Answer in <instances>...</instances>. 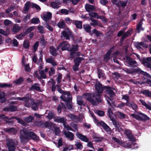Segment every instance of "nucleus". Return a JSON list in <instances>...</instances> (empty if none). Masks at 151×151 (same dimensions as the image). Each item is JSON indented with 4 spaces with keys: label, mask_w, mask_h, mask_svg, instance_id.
Here are the masks:
<instances>
[{
    "label": "nucleus",
    "mask_w": 151,
    "mask_h": 151,
    "mask_svg": "<svg viewBox=\"0 0 151 151\" xmlns=\"http://www.w3.org/2000/svg\"><path fill=\"white\" fill-rule=\"evenodd\" d=\"M23 81V78L22 77H21L14 81V82L17 84H19L22 83Z\"/></svg>",
    "instance_id": "62"
},
{
    "label": "nucleus",
    "mask_w": 151,
    "mask_h": 151,
    "mask_svg": "<svg viewBox=\"0 0 151 151\" xmlns=\"http://www.w3.org/2000/svg\"><path fill=\"white\" fill-rule=\"evenodd\" d=\"M131 116L134 118L138 120H147L149 118L146 115L140 112L132 114Z\"/></svg>",
    "instance_id": "5"
},
{
    "label": "nucleus",
    "mask_w": 151,
    "mask_h": 151,
    "mask_svg": "<svg viewBox=\"0 0 151 151\" xmlns=\"http://www.w3.org/2000/svg\"><path fill=\"white\" fill-rule=\"evenodd\" d=\"M142 21H140L139 22L137 25V29L138 32H139L141 30H143L144 29L142 27Z\"/></svg>",
    "instance_id": "37"
},
{
    "label": "nucleus",
    "mask_w": 151,
    "mask_h": 151,
    "mask_svg": "<svg viewBox=\"0 0 151 151\" xmlns=\"http://www.w3.org/2000/svg\"><path fill=\"white\" fill-rule=\"evenodd\" d=\"M111 121L112 122L113 124L115 126L116 128L119 127V126H121V122L116 121L115 119H114L113 120H111Z\"/></svg>",
    "instance_id": "42"
},
{
    "label": "nucleus",
    "mask_w": 151,
    "mask_h": 151,
    "mask_svg": "<svg viewBox=\"0 0 151 151\" xmlns=\"http://www.w3.org/2000/svg\"><path fill=\"white\" fill-rule=\"evenodd\" d=\"M75 24L76 27L81 29L82 28V23L81 22L79 21H76L75 22Z\"/></svg>",
    "instance_id": "49"
},
{
    "label": "nucleus",
    "mask_w": 151,
    "mask_h": 151,
    "mask_svg": "<svg viewBox=\"0 0 151 151\" xmlns=\"http://www.w3.org/2000/svg\"><path fill=\"white\" fill-rule=\"evenodd\" d=\"M88 15L91 17L101 19H102L103 21L104 22H106L107 21V20L104 17L102 16H99L96 13L94 12H90L89 13Z\"/></svg>",
    "instance_id": "9"
},
{
    "label": "nucleus",
    "mask_w": 151,
    "mask_h": 151,
    "mask_svg": "<svg viewBox=\"0 0 151 151\" xmlns=\"http://www.w3.org/2000/svg\"><path fill=\"white\" fill-rule=\"evenodd\" d=\"M30 89L31 90H36L38 91H40V85L37 83H35L32 85L30 88Z\"/></svg>",
    "instance_id": "27"
},
{
    "label": "nucleus",
    "mask_w": 151,
    "mask_h": 151,
    "mask_svg": "<svg viewBox=\"0 0 151 151\" xmlns=\"http://www.w3.org/2000/svg\"><path fill=\"white\" fill-rule=\"evenodd\" d=\"M34 118L32 116H29L28 117H25L24 118V120L27 123H29L31 122L34 119Z\"/></svg>",
    "instance_id": "46"
},
{
    "label": "nucleus",
    "mask_w": 151,
    "mask_h": 151,
    "mask_svg": "<svg viewBox=\"0 0 151 151\" xmlns=\"http://www.w3.org/2000/svg\"><path fill=\"white\" fill-rule=\"evenodd\" d=\"M107 112L111 120H113L114 119L115 115L114 114H113L110 107H109Z\"/></svg>",
    "instance_id": "31"
},
{
    "label": "nucleus",
    "mask_w": 151,
    "mask_h": 151,
    "mask_svg": "<svg viewBox=\"0 0 151 151\" xmlns=\"http://www.w3.org/2000/svg\"><path fill=\"white\" fill-rule=\"evenodd\" d=\"M17 144V142L15 140L12 139L6 140V145L9 151H14Z\"/></svg>",
    "instance_id": "4"
},
{
    "label": "nucleus",
    "mask_w": 151,
    "mask_h": 151,
    "mask_svg": "<svg viewBox=\"0 0 151 151\" xmlns=\"http://www.w3.org/2000/svg\"><path fill=\"white\" fill-rule=\"evenodd\" d=\"M35 29L34 26H31L27 29L25 31V33L26 34L29 33Z\"/></svg>",
    "instance_id": "53"
},
{
    "label": "nucleus",
    "mask_w": 151,
    "mask_h": 151,
    "mask_svg": "<svg viewBox=\"0 0 151 151\" xmlns=\"http://www.w3.org/2000/svg\"><path fill=\"white\" fill-rule=\"evenodd\" d=\"M125 134L128 137V138L130 140L132 141H135V139L132 135L131 132L129 130H126L125 131Z\"/></svg>",
    "instance_id": "20"
},
{
    "label": "nucleus",
    "mask_w": 151,
    "mask_h": 151,
    "mask_svg": "<svg viewBox=\"0 0 151 151\" xmlns=\"http://www.w3.org/2000/svg\"><path fill=\"white\" fill-rule=\"evenodd\" d=\"M67 116L72 120H76L77 118V117L75 115L72 114H70Z\"/></svg>",
    "instance_id": "48"
},
{
    "label": "nucleus",
    "mask_w": 151,
    "mask_h": 151,
    "mask_svg": "<svg viewBox=\"0 0 151 151\" xmlns=\"http://www.w3.org/2000/svg\"><path fill=\"white\" fill-rule=\"evenodd\" d=\"M83 96L86 99L94 105H97L99 102H101L102 101L100 95L96 93L91 94L85 93L83 94Z\"/></svg>",
    "instance_id": "2"
},
{
    "label": "nucleus",
    "mask_w": 151,
    "mask_h": 151,
    "mask_svg": "<svg viewBox=\"0 0 151 151\" xmlns=\"http://www.w3.org/2000/svg\"><path fill=\"white\" fill-rule=\"evenodd\" d=\"M72 32L68 28L65 29L64 31L62 32V35L61 37L63 38V36L65 37L67 40L69 39V37L72 35Z\"/></svg>",
    "instance_id": "10"
},
{
    "label": "nucleus",
    "mask_w": 151,
    "mask_h": 151,
    "mask_svg": "<svg viewBox=\"0 0 151 151\" xmlns=\"http://www.w3.org/2000/svg\"><path fill=\"white\" fill-rule=\"evenodd\" d=\"M98 125L101 126L106 131H110L111 129L103 121L98 122L97 121Z\"/></svg>",
    "instance_id": "14"
},
{
    "label": "nucleus",
    "mask_w": 151,
    "mask_h": 151,
    "mask_svg": "<svg viewBox=\"0 0 151 151\" xmlns=\"http://www.w3.org/2000/svg\"><path fill=\"white\" fill-rule=\"evenodd\" d=\"M132 29H130L129 30L127 31L126 33H125L123 35L121 38V40H123L126 37L130 36V35L132 33Z\"/></svg>",
    "instance_id": "28"
},
{
    "label": "nucleus",
    "mask_w": 151,
    "mask_h": 151,
    "mask_svg": "<svg viewBox=\"0 0 151 151\" xmlns=\"http://www.w3.org/2000/svg\"><path fill=\"white\" fill-rule=\"evenodd\" d=\"M31 6V4L29 1H27L24 4V7L22 12L24 13H27Z\"/></svg>",
    "instance_id": "16"
},
{
    "label": "nucleus",
    "mask_w": 151,
    "mask_h": 151,
    "mask_svg": "<svg viewBox=\"0 0 151 151\" xmlns=\"http://www.w3.org/2000/svg\"><path fill=\"white\" fill-rule=\"evenodd\" d=\"M89 19L92 22V23H90V24L93 26H95L97 25H98L100 27H102V25L101 24L99 23L97 21L96 19L92 18H90Z\"/></svg>",
    "instance_id": "22"
},
{
    "label": "nucleus",
    "mask_w": 151,
    "mask_h": 151,
    "mask_svg": "<svg viewBox=\"0 0 151 151\" xmlns=\"http://www.w3.org/2000/svg\"><path fill=\"white\" fill-rule=\"evenodd\" d=\"M142 93L147 96L151 98V91L145 90L142 91Z\"/></svg>",
    "instance_id": "44"
},
{
    "label": "nucleus",
    "mask_w": 151,
    "mask_h": 151,
    "mask_svg": "<svg viewBox=\"0 0 151 151\" xmlns=\"http://www.w3.org/2000/svg\"><path fill=\"white\" fill-rule=\"evenodd\" d=\"M116 115L120 119H123L125 118L126 115L119 111L116 113Z\"/></svg>",
    "instance_id": "39"
},
{
    "label": "nucleus",
    "mask_w": 151,
    "mask_h": 151,
    "mask_svg": "<svg viewBox=\"0 0 151 151\" xmlns=\"http://www.w3.org/2000/svg\"><path fill=\"white\" fill-rule=\"evenodd\" d=\"M55 122H58L62 123L63 125L66 123V119L64 117H58L54 119Z\"/></svg>",
    "instance_id": "19"
},
{
    "label": "nucleus",
    "mask_w": 151,
    "mask_h": 151,
    "mask_svg": "<svg viewBox=\"0 0 151 151\" xmlns=\"http://www.w3.org/2000/svg\"><path fill=\"white\" fill-rule=\"evenodd\" d=\"M20 138L21 142L22 143L26 142L29 139L30 137L32 139L37 140L38 137L34 133L29 132L26 129H23L20 131Z\"/></svg>",
    "instance_id": "1"
},
{
    "label": "nucleus",
    "mask_w": 151,
    "mask_h": 151,
    "mask_svg": "<svg viewBox=\"0 0 151 151\" xmlns=\"http://www.w3.org/2000/svg\"><path fill=\"white\" fill-rule=\"evenodd\" d=\"M62 3V1L60 0H55V2H52L50 3L52 7L53 8L58 9L59 8V5Z\"/></svg>",
    "instance_id": "15"
},
{
    "label": "nucleus",
    "mask_w": 151,
    "mask_h": 151,
    "mask_svg": "<svg viewBox=\"0 0 151 151\" xmlns=\"http://www.w3.org/2000/svg\"><path fill=\"white\" fill-rule=\"evenodd\" d=\"M13 99L24 101V106L28 108L29 107L32 103H34V100L28 97H24L23 98L17 97L16 99L13 98Z\"/></svg>",
    "instance_id": "3"
},
{
    "label": "nucleus",
    "mask_w": 151,
    "mask_h": 151,
    "mask_svg": "<svg viewBox=\"0 0 151 151\" xmlns=\"http://www.w3.org/2000/svg\"><path fill=\"white\" fill-rule=\"evenodd\" d=\"M25 35L26 34L25 33H21L19 35L16 36L15 37L18 39L22 40L23 38Z\"/></svg>",
    "instance_id": "52"
},
{
    "label": "nucleus",
    "mask_w": 151,
    "mask_h": 151,
    "mask_svg": "<svg viewBox=\"0 0 151 151\" xmlns=\"http://www.w3.org/2000/svg\"><path fill=\"white\" fill-rule=\"evenodd\" d=\"M46 61L47 63L51 64L53 66L57 65L56 62L52 57H50L47 59Z\"/></svg>",
    "instance_id": "24"
},
{
    "label": "nucleus",
    "mask_w": 151,
    "mask_h": 151,
    "mask_svg": "<svg viewBox=\"0 0 151 151\" xmlns=\"http://www.w3.org/2000/svg\"><path fill=\"white\" fill-rule=\"evenodd\" d=\"M12 85L10 84H8L7 83H4L2 84H0V88H6V87H11Z\"/></svg>",
    "instance_id": "54"
},
{
    "label": "nucleus",
    "mask_w": 151,
    "mask_h": 151,
    "mask_svg": "<svg viewBox=\"0 0 151 151\" xmlns=\"http://www.w3.org/2000/svg\"><path fill=\"white\" fill-rule=\"evenodd\" d=\"M114 47H111L109 50L108 51L105 55L104 58L106 61H107L109 60L110 55Z\"/></svg>",
    "instance_id": "26"
},
{
    "label": "nucleus",
    "mask_w": 151,
    "mask_h": 151,
    "mask_svg": "<svg viewBox=\"0 0 151 151\" xmlns=\"http://www.w3.org/2000/svg\"><path fill=\"white\" fill-rule=\"evenodd\" d=\"M63 133L66 137L68 138L70 140H72L73 139L74 135L72 132L64 131L63 132Z\"/></svg>",
    "instance_id": "18"
},
{
    "label": "nucleus",
    "mask_w": 151,
    "mask_h": 151,
    "mask_svg": "<svg viewBox=\"0 0 151 151\" xmlns=\"http://www.w3.org/2000/svg\"><path fill=\"white\" fill-rule=\"evenodd\" d=\"M5 95L4 92L0 91V102L4 103L6 101L5 98Z\"/></svg>",
    "instance_id": "29"
},
{
    "label": "nucleus",
    "mask_w": 151,
    "mask_h": 151,
    "mask_svg": "<svg viewBox=\"0 0 151 151\" xmlns=\"http://www.w3.org/2000/svg\"><path fill=\"white\" fill-rule=\"evenodd\" d=\"M52 17V14L50 12H47L43 16L44 20L47 22Z\"/></svg>",
    "instance_id": "23"
},
{
    "label": "nucleus",
    "mask_w": 151,
    "mask_h": 151,
    "mask_svg": "<svg viewBox=\"0 0 151 151\" xmlns=\"http://www.w3.org/2000/svg\"><path fill=\"white\" fill-rule=\"evenodd\" d=\"M0 33L3 35L4 36H7L9 34V29H7L6 31H4L2 29H0ZM0 40L3 42V39L1 37V35L0 34Z\"/></svg>",
    "instance_id": "21"
},
{
    "label": "nucleus",
    "mask_w": 151,
    "mask_h": 151,
    "mask_svg": "<svg viewBox=\"0 0 151 151\" xmlns=\"http://www.w3.org/2000/svg\"><path fill=\"white\" fill-rule=\"evenodd\" d=\"M77 102L78 104L80 105H81L83 104V101L81 97L78 96L77 97Z\"/></svg>",
    "instance_id": "57"
},
{
    "label": "nucleus",
    "mask_w": 151,
    "mask_h": 151,
    "mask_svg": "<svg viewBox=\"0 0 151 151\" xmlns=\"http://www.w3.org/2000/svg\"><path fill=\"white\" fill-rule=\"evenodd\" d=\"M78 46L77 45L73 46V47L70 49V51H74L76 52L78 50Z\"/></svg>",
    "instance_id": "56"
},
{
    "label": "nucleus",
    "mask_w": 151,
    "mask_h": 151,
    "mask_svg": "<svg viewBox=\"0 0 151 151\" xmlns=\"http://www.w3.org/2000/svg\"><path fill=\"white\" fill-rule=\"evenodd\" d=\"M92 32L93 33L95 34L97 36H100V35H102L101 33L99 31L95 29L93 30Z\"/></svg>",
    "instance_id": "64"
},
{
    "label": "nucleus",
    "mask_w": 151,
    "mask_h": 151,
    "mask_svg": "<svg viewBox=\"0 0 151 151\" xmlns=\"http://www.w3.org/2000/svg\"><path fill=\"white\" fill-rule=\"evenodd\" d=\"M104 88L106 90V92L111 96L114 95V93L112 89V88L109 87H105Z\"/></svg>",
    "instance_id": "25"
},
{
    "label": "nucleus",
    "mask_w": 151,
    "mask_h": 151,
    "mask_svg": "<svg viewBox=\"0 0 151 151\" xmlns=\"http://www.w3.org/2000/svg\"><path fill=\"white\" fill-rule=\"evenodd\" d=\"M25 70L26 71L29 72L31 70V68L29 66V64H26L24 65Z\"/></svg>",
    "instance_id": "60"
},
{
    "label": "nucleus",
    "mask_w": 151,
    "mask_h": 151,
    "mask_svg": "<svg viewBox=\"0 0 151 151\" xmlns=\"http://www.w3.org/2000/svg\"><path fill=\"white\" fill-rule=\"evenodd\" d=\"M84 60V58L80 57H78L74 60L75 64L79 65L81 60Z\"/></svg>",
    "instance_id": "35"
},
{
    "label": "nucleus",
    "mask_w": 151,
    "mask_h": 151,
    "mask_svg": "<svg viewBox=\"0 0 151 151\" xmlns=\"http://www.w3.org/2000/svg\"><path fill=\"white\" fill-rule=\"evenodd\" d=\"M21 29V28L17 25H14L12 28V30L13 32L17 33Z\"/></svg>",
    "instance_id": "30"
},
{
    "label": "nucleus",
    "mask_w": 151,
    "mask_h": 151,
    "mask_svg": "<svg viewBox=\"0 0 151 151\" xmlns=\"http://www.w3.org/2000/svg\"><path fill=\"white\" fill-rule=\"evenodd\" d=\"M40 22L39 19L38 18H33L31 20V22L35 24H37Z\"/></svg>",
    "instance_id": "59"
},
{
    "label": "nucleus",
    "mask_w": 151,
    "mask_h": 151,
    "mask_svg": "<svg viewBox=\"0 0 151 151\" xmlns=\"http://www.w3.org/2000/svg\"><path fill=\"white\" fill-rule=\"evenodd\" d=\"M61 47V49L62 50H66L70 51V45L66 42L63 41L60 43L58 47V50H59Z\"/></svg>",
    "instance_id": "7"
},
{
    "label": "nucleus",
    "mask_w": 151,
    "mask_h": 151,
    "mask_svg": "<svg viewBox=\"0 0 151 151\" xmlns=\"http://www.w3.org/2000/svg\"><path fill=\"white\" fill-rule=\"evenodd\" d=\"M55 114L52 111H50L47 117L49 119H51L54 118Z\"/></svg>",
    "instance_id": "58"
},
{
    "label": "nucleus",
    "mask_w": 151,
    "mask_h": 151,
    "mask_svg": "<svg viewBox=\"0 0 151 151\" xmlns=\"http://www.w3.org/2000/svg\"><path fill=\"white\" fill-rule=\"evenodd\" d=\"M32 109L34 110H37L38 109V104L37 103H35L34 101V103H33L32 104Z\"/></svg>",
    "instance_id": "55"
},
{
    "label": "nucleus",
    "mask_w": 151,
    "mask_h": 151,
    "mask_svg": "<svg viewBox=\"0 0 151 151\" xmlns=\"http://www.w3.org/2000/svg\"><path fill=\"white\" fill-rule=\"evenodd\" d=\"M107 102L111 108H114L115 107V105L114 104V102L111 99H110L109 98V99L107 100Z\"/></svg>",
    "instance_id": "36"
},
{
    "label": "nucleus",
    "mask_w": 151,
    "mask_h": 151,
    "mask_svg": "<svg viewBox=\"0 0 151 151\" xmlns=\"http://www.w3.org/2000/svg\"><path fill=\"white\" fill-rule=\"evenodd\" d=\"M93 138L94 139L95 141L97 142H100L102 140V137H98L96 135H93Z\"/></svg>",
    "instance_id": "50"
},
{
    "label": "nucleus",
    "mask_w": 151,
    "mask_h": 151,
    "mask_svg": "<svg viewBox=\"0 0 151 151\" xmlns=\"http://www.w3.org/2000/svg\"><path fill=\"white\" fill-rule=\"evenodd\" d=\"M83 28L88 32H91V27L89 24H85L83 25Z\"/></svg>",
    "instance_id": "45"
},
{
    "label": "nucleus",
    "mask_w": 151,
    "mask_h": 151,
    "mask_svg": "<svg viewBox=\"0 0 151 151\" xmlns=\"http://www.w3.org/2000/svg\"><path fill=\"white\" fill-rule=\"evenodd\" d=\"M57 50H58V47L56 49L55 48L53 47H50V52L51 54L53 56H56L57 54V53H56Z\"/></svg>",
    "instance_id": "33"
},
{
    "label": "nucleus",
    "mask_w": 151,
    "mask_h": 151,
    "mask_svg": "<svg viewBox=\"0 0 151 151\" xmlns=\"http://www.w3.org/2000/svg\"><path fill=\"white\" fill-rule=\"evenodd\" d=\"M95 88L96 90V93L100 95L102 92L103 90V88L101 85L99 83H96L95 84Z\"/></svg>",
    "instance_id": "12"
},
{
    "label": "nucleus",
    "mask_w": 151,
    "mask_h": 151,
    "mask_svg": "<svg viewBox=\"0 0 151 151\" xmlns=\"http://www.w3.org/2000/svg\"><path fill=\"white\" fill-rule=\"evenodd\" d=\"M95 112L100 116H103L104 114V111L99 110H96L95 111Z\"/></svg>",
    "instance_id": "61"
},
{
    "label": "nucleus",
    "mask_w": 151,
    "mask_h": 151,
    "mask_svg": "<svg viewBox=\"0 0 151 151\" xmlns=\"http://www.w3.org/2000/svg\"><path fill=\"white\" fill-rule=\"evenodd\" d=\"M151 57L148 58L146 59H143L142 62L143 65L147 68L151 69Z\"/></svg>",
    "instance_id": "11"
},
{
    "label": "nucleus",
    "mask_w": 151,
    "mask_h": 151,
    "mask_svg": "<svg viewBox=\"0 0 151 151\" xmlns=\"http://www.w3.org/2000/svg\"><path fill=\"white\" fill-rule=\"evenodd\" d=\"M76 135L77 137L80 139L81 140L86 142H88L89 141L88 139L86 136H84L82 134H81L78 132H77Z\"/></svg>",
    "instance_id": "13"
},
{
    "label": "nucleus",
    "mask_w": 151,
    "mask_h": 151,
    "mask_svg": "<svg viewBox=\"0 0 151 151\" xmlns=\"http://www.w3.org/2000/svg\"><path fill=\"white\" fill-rule=\"evenodd\" d=\"M39 45V42H36L33 46L34 52H35L37 50V49Z\"/></svg>",
    "instance_id": "63"
},
{
    "label": "nucleus",
    "mask_w": 151,
    "mask_h": 151,
    "mask_svg": "<svg viewBox=\"0 0 151 151\" xmlns=\"http://www.w3.org/2000/svg\"><path fill=\"white\" fill-rule=\"evenodd\" d=\"M127 62L130 65H137V63L135 61L131 59L130 58L128 57L127 58Z\"/></svg>",
    "instance_id": "32"
},
{
    "label": "nucleus",
    "mask_w": 151,
    "mask_h": 151,
    "mask_svg": "<svg viewBox=\"0 0 151 151\" xmlns=\"http://www.w3.org/2000/svg\"><path fill=\"white\" fill-rule=\"evenodd\" d=\"M48 70V69L46 68L44 70L40 71L39 73L40 75V76L38 74L37 71H36L34 73V76L39 79H41L42 78H46V75L45 73H47Z\"/></svg>",
    "instance_id": "6"
},
{
    "label": "nucleus",
    "mask_w": 151,
    "mask_h": 151,
    "mask_svg": "<svg viewBox=\"0 0 151 151\" xmlns=\"http://www.w3.org/2000/svg\"><path fill=\"white\" fill-rule=\"evenodd\" d=\"M86 11L88 12H90L95 10V7L93 5L89 4H86L85 6Z\"/></svg>",
    "instance_id": "17"
},
{
    "label": "nucleus",
    "mask_w": 151,
    "mask_h": 151,
    "mask_svg": "<svg viewBox=\"0 0 151 151\" xmlns=\"http://www.w3.org/2000/svg\"><path fill=\"white\" fill-rule=\"evenodd\" d=\"M17 109V107L14 106H12L9 107V108H4V111H16Z\"/></svg>",
    "instance_id": "34"
},
{
    "label": "nucleus",
    "mask_w": 151,
    "mask_h": 151,
    "mask_svg": "<svg viewBox=\"0 0 151 151\" xmlns=\"http://www.w3.org/2000/svg\"><path fill=\"white\" fill-rule=\"evenodd\" d=\"M136 71L137 72H138L139 73H141L142 74H143L145 76L147 77L150 78H151V76L150 74H149L146 72H145L143 71H142L140 70V69L139 68L137 69L136 70Z\"/></svg>",
    "instance_id": "38"
},
{
    "label": "nucleus",
    "mask_w": 151,
    "mask_h": 151,
    "mask_svg": "<svg viewBox=\"0 0 151 151\" xmlns=\"http://www.w3.org/2000/svg\"><path fill=\"white\" fill-rule=\"evenodd\" d=\"M58 27L60 28H64L65 26V24L64 21L59 22L58 23Z\"/></svg>",
    "instance_id": "43"
},
{
    "label": "nucleus",
    "mask_w": 151,
    "mask_h": 151,
    "mask_svg": "<svg viewBox=\"0 0 151 151\" xmlns=\"http://www.w3.org/2000/svg\"><path fill=\"white\" fill-rule=\"evenodd\" d=\"M71 98L69 93H65L60 96V98L65 102H70L72 101Z\"/></svg>",
    "instance_id": "8"
},
{
    "label": "nucleus",
    "mask_w": 151,
    "mask_h": 151,
    "mask_svg": "<svg viewBox=\"0 0 151 151\" xmlns=\"http://www.w3.org/2000/svg\"><path fill=\"white\" fill-rule=\"evenodd\" d=\"M139 101L147 109L151 110V104L149 105L146 103V102L142 100H140Z\"/></svg>",
    "instance_id": "40"
},
{
    "label": "nucleus",
    "mask_w": 151,
    "mask_h": 151,
    "mask_svg": "<svg viewBox=\"0 0 151 151\" xmlns=\"http://www.w3.org/2000/svg\"><path fill=\"white\" fill-rule=\"evenodd\" d=\"M13 118H15L17 119V122H18L19 123L23 125H25L26 123L24 121H22V120H21L19 119V118H18L16 117H11L10 119H8V120H9L12 119Z\"/></svg>",
    "instance_id": "41"
},
{
    "label": "nucleus",
    "mask_w": 151,
    "mask_h": 151,
    "mask_svg": "<svg viewBox=\"0 0 151 151\" xmlns=\"http://www.w3.org/2000/svg\"><path fill=\"white\" fill-rule=\"evenodd\" d=\"M23 47L26 49H27L29 46V41L27 40H25L23 43Z\"/></svg>",
    "instance_id": "47"
},
{
    "label": "nucleus",
    "mask_w": 151,
    "mask_h": 151,
    "mask_svg": "<svg viewBox=\"0 0 151 151\" xmlns=\"http://www.w3.org/2000/svg\"><path fill=\"white\" fill-rule=\"evenodd\" d=\"M127 3V1H120L119 5V6H122V7H124L126 6Z\"/></svg>",
    "instance_id": "51"
}]
</instances>
